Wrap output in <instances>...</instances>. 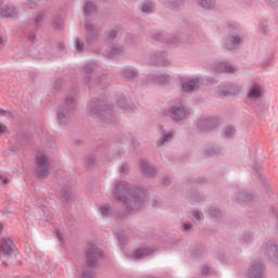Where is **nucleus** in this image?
<instances>
[{
    "instance_id": "obj_1",
    "label": "nucleus",
    "mask_w": 278,
    "mask_h": 278,
    "mask_svg": "<svg viewBox=\"0 0 278 278\" xmlns=\"http://www.w3.org/2000/svg\"><path fill=\"white\" fill-rule=\"evenodd\" d=\"M113 198L122 202L126 212H137L144 205L147 192L138 187H131L127 181H118L112 191Z\"/></svg>"
},
{
    "instance_id": "obj_2",
    "label": "nucleus",
    "mask_w": 278,
    "mask_h": 278,
    "mask_svg": "<svg viewBox=\"0 0 278 278\" xmlns=\"http://www.w3.org/2000/svg\"><path fill=\"white\" fill-rule=\"evenodd\" d=\"M88 114L91 118H96L98 123L102 125H116L118 117L114 113V110L105 101L99 99H92L88 104Z\"/></svg>"
},
{
    "instance_id": "obj_3",
    "label": "nucleus",
    "mask_w": 278,
    "mask_h": 278,
    "mask_svg": "<svg viewBox=\"0 0 278 278\" xmlns=\"http://www.w3.org/2000/svg\"><path fill=\"white\" fill-rule=\"evenodd\" d=\"M77 108V86L73 87L65 98L64 106H60L56 118L61 127H66L73 118V112Z\"/></svg>"
},
{
    "instance_id": "obj_4",
    "label": "nucleus",
    "mask_w": 278,
    "mask_h": 278,
    "mask_svg": "<svg viewBox=\"0 0 278 278\" xmlns=\"http://www.w3.org/2000/svg\"><path fill=\"white\" fill-rule=\"evenodd\" d=\"M98 65L97 63H88L85 66H83V81L88 88H92L94 84L97 86H102L103 88H108L110 84L105 81L108 79V76H102L101 78H98L97 80L92 79V75H94V71H97Z\"/></svg>"
},
{
    "instance_id": "obj_5",
    "label": "nucleus",
    "mask_w": 278,
    "mask_h": 278,
    "mask_svg": "<svg viewBox=\"0 0 278 278\" xmlns=\"http://www.w3.org/2000/svg\"><path fill=\"white\" fill-rule=\"evenodd\" d=\"M104 35L106 38V42H109V45H112V47L110 48V50H105L103 55L109 60H114L116 55H121V53H123L124 48L122 46H114V43L116 42V36H117V33L115 29L106 30Z\"/></svg>"
},
{
    "instance_id": "obj_6",
    "label": "nucleus",
    "mask_w": 278,
    "mask_h": 278,
    "mask_svg": "<svg viewBox=\"0 0 278 278\" xmlns=\"http://www.w3.org/2000/svg\"><path fill=\"white\" fill-rule=\"evenodd\" d=\"M35 160L37 165L35 173L38 179H47L49 177V166H51L49 157L42 152H37Z\"/></svg>"
},
{
    "instance_id": "obj_7",
    "label": "nucleus",
    "mask_w": 278,
    "mask_h": 278,
    "mask_svg": "<svg viewBox=\"0 0 278 278\" xmlns=\"http://www.w3.org/2000/svg\"><path fill=\"white\" fill-rule=\"evenodd\" d=\"M85 36H86V42L88 47H94V45L99 42V36H101V27L86 20Z\"/></svg>"
},
{
    "instance_id": "obj_8",
    "label": "nucleus",
    "mask_w": 278,
    "mask_h": 278,
    "mask_svg": "<svg viewBox=\"0 0 278 278\" xmlns=\"http://www.w3.org/2000/svg\"><path fill=\"white\" fill-rule=\"evenodd\" d=\"M167 114L174 121V123H177L178 125H184V122L188 116H190V111L187 110L184 104H174L170 106V109L167 111Z\"/></svg>"
},
{
    "instance_id": "obj_9",
    "label": "nucleus",
    "mask_w": 278,
    "mask_h": 278,
    "mask_svg": "<svg viewBox=\"0 0 278 278\" xmlns=\"http://www.w3.org/2000/svg\"><path fill=\"white\" fill-rule=\"evenodd\" d=\"M103 257V251L96 245H89L86 250V264L88 268H97L99 261Z\"/></svg>"
},
{
    "instance_id": "obj_10",
    "label": "nucleus",
    "mask_w": 278,
    "mask_h": 278,
    "mask_svg": "<svg viewBox=\"0 0 278 278\" xmlns=\"http://www.w3.org/2000/svg\"><path fill=\"white\" fill-rule=\"evenodd\" d=\"M218 126V119L212 116H201L197 122V129L199 131H211Z\"/></svg>"
},
{
    "instance_id": "obj_11",
    "label": "nucleus",
    "mask_w": 278,
    "mask_h": 278,
    "mask_svg": "<svg viewBox=\"0 0 278 278\" xmlns=\"http://www.w3.org/2000/svg\"><path fill=\"white\" fill-rule=\"evenodd\" d=\"M14 242L11 239H2L0 242V260H10L14 255Z\"/></svg>"
},
{
    "instance_id": "obj_12",
    "label": "nucleus",
    "mask_w": 278,
    "mask_h": 278,
    "mask_svg": "<svg viewBox=\"0 0 278 278\" xmlns=\"http://www.w3.org/2000/svg\"><path fill=\"white\" fill-rule=\"evenodd\" d=\"M247 276L249 278H266V266L262 262L253 263L248 269Z\"/></svg>"
},
{
    "instance_id": "obj_13",
    "label": "nucleus",
    "mask_w": 278,
    "mask_h": 278,
    "mask_svg": "<svg viewBox=\"0 0 278 278\" xmlns=\"http://www.w3.org/2000/svg\"><path fill=\"white\" fill-rule=\"evenodd\" d=\"M262 253L269 257L271 262L278 263V245L276 243L267 242L262 247Z\"/></svg>"
},
{
    "instance_id": "obj_14",
    "label": "nucleus",
    "mask_w": 278,
    "mask_h": 278,
    "mask_svg": "<svg viewBox=\"0 0 278 278\" xmlns=\"http://www.w3.org/2000/svg\"><path fill=\"white\" fill-rule=\"evenodd\" d=\"M150 64L152 66H168L170 62L166 60L165 52H155L150 55Z\"/></svg>"
},
{
    "instance_id": "obj_15",
    "label": "nucleus",
    "mask_w": 278,
    "mask_h": 278,
    "mask_svg": "<svg viewBox=\"0 0 278 278\" xmlns=\"http://www.w3.org/2000/svg\"><path fill=\"white\" fill-rule=\"evenodd\" d=\"M239 88L238 86L233 85V84H227V85H223L220 87H218L217 89V94L219 97H228V94H237V92H239Z\"/></svg>"
},
{
    "instance_id": "obj_16",
    "label": "nucleus",
    "mask_w": 278,
    "mask_h": 278,
    "mask_svg": "<svg viewBox=\"0 0 278 278\" xmlns=\"http://www.w3.org/2000/svg\"><path fill=\"white\" fill-rule=\"evenodd\" d=\"M153 39L159 40V42H165L166 45H177V42H179V38L168 34L164 35V33L154 34Z\"/></svg>"
},
{
    "instance_id": "obj_17",
    "label": "nucleus",
    "mask_w": 278,
    "mask_h": 278,
    "mask_svg": "<svg viewBox=\"0 0 278 278\" xmlns=\"http://www.w3.org/2000/svg\"><path fill=\"white\" fill-rule=\"evenodd\" d=\"M17 14L18 9H16L13 4H7L0 9V16H2V18H14V16Z\"/></svg>"
},
{
    "instance_id": "obj_18",
    "label": "nucleus",
    "mask_w": 278,
    "mask_h": 278,
    "mask_svg": "<svg viewBox=\"0 0 278 278\" xmlns=\"http://www.w3.org/2000/svg\"><path fill=\"white\" fill-rule=\"evenodd\" d=\"M242 43V37L238 35H231L226 40V49L228 51H233V49H238Z\"/></svg>"
},
{
    "instance_id": "obj_19",
    "label": "nucleus",
    "mask_w": 278,
    "mask_h": 278,
    "mask_svg": "<svg viewBox=\"0 0 278 278\" xmlns=\"http://www.w3.org/2000/svg\"><path fill=\"white\" fill-rule=\"evenodd\" d=\"M175 138V132L164 130V127L161 126V138L156 141V147H164L166 142H170Z\"/></svg>"
},
{
    "instance_id": "obj_20",
    "label": "nucleus",
    "mask_w": 278,
    "mask_h": 278,
    "mask_svg": "<svg viewBox=\"0 0 278 278\" xmlns=\"http://www.w3.org/2000/svg\"><path fill=\"white\" fill-rule=\"evenodd\" d=\"M167 81H170V76L169 75H155V74H150L148 76V83L149 84H161L164 85Z\"/></svg>"
},
{
    "instance_id": "obj_21",
    "label": "nucleus",
    "mask_w": 278,
    "mask_h": 278,
    "mask_svg": "<svg viewBox=\"0 0 278 278\" xmlns=\"http://www.w3.org/2000/svg\"><path fill=\"white\" fill-rule=\"evenodd\" d=\"M140 168L146 177H153V175H155V167L150 166L149 161L147 160L140 161Z\"/></svg>"
},
{
    "instance_id": "obj_22",
    "label": "nucleus",
    "mask_w": 278,
    "mask_h": 278,
    "mask_svg": "<svg viewBox=\"0 0 278 278\" xmlns=\"http://www.w3.org/2000/svg\"><path fill=\"white\" fill-rule=\"evenodd\" d=\"M181 86L185 92H192L199 88V78L189 79L188 81L182 83Z\"/></svg>"
},
{
    "instance_id": "obj_23",
    "label": "nucleus",
    "mask_w": 278,
    "mask_h": 278,
    "mask_svg": "<svg viewBox=\"0 0 278 278\" xmlns=\"http://www.w3.org/2000/svg\"><path fill=\"white\" fill-rule=\"evenodd\" d=\"M117 105L123 110H134L136 108V105H134V102H131V99L125 97H119L117 99Z\"/></svg>"
},
{
    "instance_id": "obj_24",
    "label": "nucleus",
    "mask_w": 278,
    "mask_h": 278,
    "mask_svg": "<svg viewBox=\"0 0 278 278\" xmlns=\"http://www.w3.org/2000/svg\"><path fill=\"white\" fill-rule=\"evenodd\" d=\"M122 75L125 79H136L138 77V70L132 66H126L122 70Z\"/></svg>"
},
{
    "instance_id": "obj_25",
    "label": "nucleus",
    "mask_w": 278,
    "mask_h": 278,
    "mask_svg": "<svg viewBox=\"0 0 278 278\" xmlns=\"http://www.w3.org/2000/svg\"><path fill=\"white\" fill-rule=\"evenodd\" d=\"M141 12L143 16H149L155 12V3L153 1H144L141 4Z\"/></svg>"
},
{
    "instance_id": "obj_26",
    "label": "nucleus",
    "mask_w": 278,
    "mask_h": 278,
    "mask_svg": "<svg viewBox=\"0 0 278 278\" xmlns=\"http://www.w3.org/2000/svg\"><path fill=\"white\" fill-rule=\"evenodd\" d=\"M151 253H153V249L146 247L137 249L134 255L136 260H142V257H147L148 255H151Z\"/></svg>"
},
{
    "instance_id": "obj_27",
    "label": "nucleus",
    "mask_w": 278,
    "mask_h": 278,
    "mask_svg": "<svg viewBox=\"0 0 278 278\" xmlns=\"http://www.w3.org/2000/svg\"><path fill=\"white\" fill-rule=\"evenodd\" d=\"M216 72L217 73H236V67H233L231 64L229 63H219L216 66Z\"/></svg>"
},
{
    "instance_id": "obj_28",
    "label": "nucleus",
    "mask_w": 278,
    "mask_h": 278,
    "mask_svg": "<svg viewBox=\"0 0 278 278\" xmlns=\"http://www.w3.org/2000/svg\"><path fill=\"white\" fill-rule=\"evenodd\" d=\"M260 97H262L260 85L254 83L248 93V99H260Z\"/></svg>"
},
{
    "instance_id": "obj_29",
    "label": "nucleus",
    "mask_w": 278,
    "mask_h": 278,
    "mask_svg": "<svg viewBox=\"0 0 278 278\" xmlns=\"http://www.w3.org/2000/svg\"><path fill=\"white\" fill-rule=\"evenodd\" d=\"M61 197L64 199L65 203H73V201H75V193L71 191V189H63L61 191Z\"/></svg>"
},
{
    "instance_id": "obj_30",
    "label": "nucleus",
    "mask_w": 278,
    "mask_h": 278,
    "mask_svg": "<svg viewBox=\"0 0 278 278\" xmlns=\"http://www.w3.org/2000/svg\"><path fill=\"white\" fill-rule=\"evenodd\" d=\"M42 23H45V12L36 13L34 17L35 29H40Z\"/></svg>"
},
{
    "instance_id": "obj_31",
    "label": "nucleus",
    "mask_w": 278,
    "mask_h": 278,
    "mask_svg": "<svg viewBox=\"0 0 278 278\" xmlns=\"http://www.w3.org/2000/svg\"><path fill=\"white\" fill-rule=\"evenodd\" d=\"M63 25H64V18H62V15H55L52 18L51 26L54 29H62Z\"/></svg>"
},
{
    "instance_id": "obj_32",
    "label": "nucleus",
    "mask_w": 278,
    "mask_h": 278,
    "mask_svg": "<svg viewBox=\"0 0 278 278\" xmlns=\"http://www.w3.org/2000/svg\"><path fill=\"white\" fill-rule=\"evenodd\" d=\"M204 10H212L216 5V0H197Z\"/></svg>"
},
{
    "instance_id": "obj_33",
    "label": "nucleus",
    "mask_w": 278,
    "mask_h": 278,
    "mask_svg": "<svg viewBox=\"0 0 278 278\" xmlns=\"http://www.w3.org/2000/svg\"><path fill=\"white\" fill-rule=\"evenodd\" d=\"M84 12H85V16H90V14L97 12V5L88 1L85 4Z\"/></svg>"
},
{
    "instance_id": "obj_34",
    "label": "nucleus",
    "mask_w": 278,
    "mask_h": 278,
    "mask_svg": "<svg viewBox=\"0 0 278 278\" xmlns=\"http://www.w3.org/2000/svg\"><path fill=\"white\" fill-rule=\"evenodd\" d=\"M186 0H169V8L177 12V10H181L184 8V3Z\"/></svg>"
},
{
    "instance_id": "obj_35",
    "label": "nucleus",
    "mask_w": 278,
    "mask_h": 278,
    "mask_svg": "<svg viewBox=\"0 0 278 278\" xmlns=\"http://www.w3.org/2000/svg\"><path fill=\"white\" fill-rule=\"evenodd\" d=\"M253 199V195L251 193H247V192H241L237 200L242 203H249V201H251Z\"/></svg>"
},
{
    "instance_id": "obj_36",
    "label": "nucleus",
    "mask_w": 278,
    "mask_h": 278,
    "mask_svg": "<svg viewBox=\"0 0 278 278\" xmlns=\"http://www.w3.org/2000/svg\"><path fill=\"white\" fill-rule=\"evenodd\" d=\"M224 134L226 138H233L236 136V127L233 126H226L224 128Z\"/></svg>"
},
{
    "instance_id": "obj_37",
    "label": "nucleus",
    "mask_w": 278,
    "mask_h": 278,
    "mask_svg": "<svg viewBox=\"0 0 278 278\" xmlns=\"http://www.w3.org/2000/svg\"><path fill=\"white\" fill-rule=\"evenodd\" d=\"M114 236H116L121 247H124L125 244V241L127 240V237L125 236V232L122 230V231H115L114 232Z\"/></svg>"
},
{
    "instance_id": "obj_38",
    "label": "nucleus",
    "mask_w": 278,
    "mask_h": 278,
    "mask_svg": "<svg viewBox=\"0 0 278 278\" xmlns=\"http://www.w3.org/2000/svg\"><path fill=\"white\" fill-rule=\"evenodd\" d=\"M253 242V235L244 233L240 239V244H251Z\"/></svg>"
},
{
    "instance_id": "obj_39",
    "label": "nucleus",
    "mask_w": 278,
    "mask_h": 278,
    "mask_svg": "<svg viewBox=\"0 0 278 278\" xmlns=\"http://www.w3.org/2000/svg\"><path fill=\"white\" fill-rule=\"evenodd\" d=\"M208 214L213 218H220V216H223V213L219 211V208H216L214 206L208 208Z\"/></svg>"
},
{
    "instance_id": "obj_40",
    "label": "nucleus",
    "mask_w": 278,
    "mask_h": 278,
    "mask_svg": "<svg viewBox=\"0 0 278 278\" xmlns=\"http://www.w3.org/2000/svg\"><path fill=\"white\" fill-rule=\"evenodd\" d=\"M220 153V149L218 148H210L204 151V155H207V157H214V155H218Z\"/></svg>"
},
{
    "instance_id": "obj_41",
    "label": "nucleus",
    "mask_w": 278,
    "mask_h": 278,
    "mask_svg": "<svg viewBox=\"0 0 278 278\" xmlns=\"http://www.w3.org/2000/svg\"><path fill=\"white\" fill-rule=\"evenodd\" d=\"M81 278H97V274L92 269H85L81 274Z\"/></svg>"
},
{
    "instance_id": "obj_42",
    "label": "nucleus",
    "mask_w": 278,
    "mask_h": 278,
    "mask_svg": "<svg viewBox=\"0 0 278 278\" xmlns=\"http://www.w3.org/2000/svg\"><path fill=\"white\" fill-rule=\"evenodd\" d=\"M257 30L260 31V34H263V36H268L270 34V28L264 24H261Z\"/></svg>"
},
{
    "instance_id": "obj_43",
    "label": "nucleus",
    "mask_w": 278,
    "mask_h": 278,
    "mask_svg": "<svg viewBox=\"0 0 278 278\" xmlns=\"http://www.w3.org/2000/svg\"><path fill=\"white\" fill-rule=\"evenodd\" d=\"M192 217L194 218V220H197L198 223H202L203 222V213L199 212V211H193L192 212Z\"/></svg>"
},
{
    "instance_id": "obj_44",
    "label": "nucleus",
    "mask_w": 278,
    "mask_h": 278,
    "mask_svg": "<svg viewBox=\"0 0 278 278\" xmlns=\"http://www.w3.org/2000/svg\"><path fill=\"white\" fill-rule=\"evenodd\" d=\"M110 210H112L110 204H104L100 207V212H101L102 216H108V214H110Z\"/></svg>"
},
{
    "instance_id": "obj_45",
    "label": "nucleus",
    "mask_w": 278,
    "mask_h": 278,
    "mask_svg": "<svg viewBox=\"0 0 278 278\" xmlns=\"http://www.w3.org/2000/svg\"><path fill=\"white\" fill-rule=\"evenodd\" d=\"M75 47L77 51L79 52L84 51L85 49L84 41L79 40V38H76Z\"/></svg>"
},
{
    "instance_id": "obj_46",
    "label": "nucleus",
    "mask_w": 278,
    "mask_h": 278,
    "mask_svg": "<svg viewBox=\"0 0 278 278\" xmlns=\"http://www.w3.org/2000/svg\"><path fill=\"white\" fill-rule=\"evenodd\" d=\"M121 175H127L129 173V164L124 163L119 168Z\"/></svg>"
},
{
    "instance_id": "obj_47",
    "label": "nucleus",
    "mask_w": 278,
    "mask_h": 278,
    "mask_svg": "<svg viewBox=\"0 0 278 278\" xmlns=\"http://www.w3.org/2000/svg\"><path fill=\"white\" fill-rule=\"evenodd\" d=\"M86 166H87V168H92V166H94V157L93 156H88L86 159Z\"/></svg>"
},
{
    "instance_id": "obj_48",
    "label": "nucleus",
    "mask_w": 278,
    "mask_h": 278,
    "mask_svg": "<svg viewBox=\"0 0 278 278\" xmlns=\"http://www.w3.org/2000/svg\"><path fill=\"white\" fill-rule=\"evenodd\" d=\"M28 42H31L34 45L36 42V31H30L27 37Z\"/></svg>"
},
{
    "instance_id": "obj_49",
    "label": "nucleus",
    "mask_w": 278,
    "mask_h": 278,
    "mask_svg": "<svg viewBox=\"0 0 278 278\" xmlns=\"http://www.w3.org/2000/svg\"><path fill=\"white\" fill-rule=\"evenodd\" d=\"M265 3H267L269 8H278V0H265Z\"/></svg>"
},
{
    "instance_id": "obj_50",
    "label": "nucleus",
    "mask_w": 278,
    "mask_h": 278,
    "mask_svg": "<svg viewBox=\"0 0 278 278\" xmlns=\"http://www.w3.org/2000/svg\"><path fill=\"white\" fill-rule=\"evenodd\" d=\"M191 201H197L199 203V201H203V198L201 197L200 193H193L190 198Z\"/></svg>"
},
{
    "instance_id": "obj_51",
    "label": "nucleus",
    "mask_w": 278,
    "mask_h": 278,
    "mask_svg": "<svg viewBox=\"0 0 278 278\" xmlns=\"http://www.w3.org/2000/svg\"><path fill=\"white\" fill-rule=\"evenodd\" d=\"M201 273L203 277H207V275H210V267H207V265L202 266Z\"/></svg>"
},
{
    "instance_id": "obj_52",
    "label": "nucleus",
    "mask_w": 278,
    "mask_h": 278,
    "mask_svg": "<svg viewBox=\"0 0 278 278\" xmlns=\"http://www.w3.org/2000/svg\"><path fill=\"white\" fill-rule=\"evenodd\" d=\"M253 170H255L256 177H262V174H260V170H262V165L260 164L254 165Z\"/></svg>"
},
{
    "instance_id": "obj_53",
    "label": "nucleus",
    "mask_w": 278,
    "mask_h": 278,
    "mask_svg": "<svg viewBox=\"0 0 278 278\" xmlns=\"http://www.w3.org/2000/svg\"><path fill=\"white\" fill-rule=\"evenodd\" d=\"M134 38H135L134 35L127 34L126 38H125L127 45H132L134 43Z\"/></svg>"
},
{
    "instance_id": "obj_54",
    "label": "nucleus",
    "mask_w": 278,
    "mask_h": 278,
    "mask_svg": "<svg viewBox=\"0 0 278 278\" xmlns=\"http://www.w3.org/2000/svg\"><path fill=\"white\" fill-rule=\"evenodd\" d=\"M62 84H63V80L62 79H58L54 83V90H60V88H62Z\"/></svg>"
},
{
    "instance_id": "obj_55",
    "label": "nucleus",
    "mask_w": 278,
    "mask_h": 278,
    "mask_svg": "<svg viewBox=\"0 0 278 278\" xmlns=\"http://www.w3.org/2000/svg\"><path fill=\"white\" fill-rule=\"evenodd\" d=\"M160 203H161L160 198H154L152 200V207H160Z\"/></svg>"
},
{
    "instance_id": "obj_56",
    "label": "nucleus",
    "mask_w": 278,
    "mask_h": 278,
    "mask_svg": "<svg viewBox=\"0 0 278 278\" xmlns=\"http://www.w3.org/2000/svg\"><path fill=\"white\" fill-rule=\"evenodd\" d=\"M5 114H9L10 118H12V112L5 111L2 108H0V116H5Z\"/></svg>"
},
{
    "instance_id": "obj_57",
    "label": "nucleus",
    "mask_w": 278,
    "mask_h": 278,
    "mask_svg": "<svg viewBox=\"0 0 278 278\" xmlns=\"http://www.w3.org/2000/svg\"><path fill=\"white\" fill-rule=\"evenodd\" d=\"M182 229L184 231H190V229H192V224L190 223L184 224Z\"/></svg>"
},
{
    "instance_id": "obj_58",
    "label": "nucleus",
    "mask_w": 278,
    "mask_h": 278,
    "mask_svg": "<svg viewBox=\"0 0 278 278\" xmlns=\"http://www.w3.org/2000/svg\"><path fill=\"white\" fill-rule=\"evenodd\" d=\"M9 150L11 151V153H18V147H16L15 144H11L9 147Z\"/></svg>"
},
{
    "instance_id": "obj_59",
    "label": "nucleus",
    "mask_w": 278,
    "mask_h": 278,
    "mask_svg": "<svg viewBox=\"0 0 278 278\" xmlns=\"http://www.w3.org/2000/svg\"><path fill=\"white\" fill-rule=\"evenodd\" d=\"M162 184H163V186H170V178L164 177V178L162 179Z\"/></svg>"
},
{
    "instance_id": "obj_60",
    "label": "nucleus",
    "mask_w": 278,
    "mask_h": 278,
    "mask_svg": "<svg viewBox=\"0 0 278 278\" xmlns=\"http://www.w3.org/2000/svg\"><path fill=\"white\" fill-rule=\"evenodd\" d=\"M204 251H205V249L200 248V249H199V252H197V251L193 252V255H195V256L203 255V252H204Z\"/></svg>"
},
{
    "instance_id": "obj_61",
    "label": "nucleus",
    "mask_w": 278,
    "mask_h": 278,
    "mask_svg": "<svg viewBox=\"0 0 278 278\" xmlns=\"http://www.w3.org/2000/svg\"><path fill=\"white\" fill-rule=\"evenodd\" d=\"M5 47V40H3V37L0 36V49H3Z\"/></svg>"
},
{
    "instance_id": "obj_62",
    "label": "nucleus",
    "mask_w": 278,
    "mask_h": 278,
    "mask_svg": "<svg viewBox=\"0 0 278 278\" xmlns=\"http://www.w3.org/2000/svg\"><path fill=\"white\" fill-rule=\"evenodd\" d=\"M8 129V126L0 125V136Z\"/></svg>"
},
{
    "instance_id": "obj_63",
    "label": "nucleus",
    "mask_w": 278,
    "mask_h": 278,
    "mask_svg": "<svg viewBox=\"0 0 278 278\" xmlns=\"http://www.w3.org/2000/svg\"><path fill=\"white\" fill-rule=\"evenodd\" d=\"M132 147L136 149V147H140V143H138L136 140H132Z\"/></svg>"
},
{
    "instance_id": "obj_64",
    "label": "nucleus",
    "mask_w": 278,
    "mask_h": 278,
    "mask_svg": "<svg viewBox=\"0 0 278 278\" xmlns=\"http://www.w3.org/2000/svg\"><path fill=\"white\" fill-rule=\"evenodd\" d=\"M3 184H10V179L4 178V179H3Z\"/></svg>"
}]
</instances>
